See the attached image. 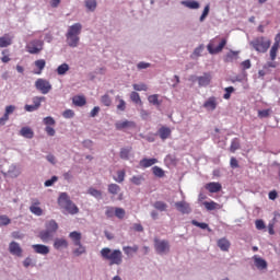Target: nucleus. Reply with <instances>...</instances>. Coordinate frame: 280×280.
Listing matches in <instances>:
<instances>
[{"mask_svg":"<svg viewBox=\"0 0 280 280\" xmlns=\"http://www.w3.org/2000/svg\"><path fill=\"white\" fill-rule=\"evenodd\" d=\"M46 65H47V61H45V59L35 60V62H34L35 69L33 70V73L35 75H40V73H43Z\"/></svg>","mask_w":280,"mask_h":280,"instance_id":"obj_12","label":"nucleus"},{"mask_svg":"<svg viewBox=\"0 0 280 280\" xmlns=\"http://www.w3.org/2000/svg\"><path fill=\"white\" fill-rule=\"evenodd\" d=\"M45 228H46V231L56 233V231H58V223L56 222V220H50L46 222Z\"/></svg>","mask_w":280,"mask_h":280,"instance_id":"obj_31","label":"nucleus"},{"mask_svg":"<svg viewBox=\"0 0 280 280\" xmlns=\"http://www.w3.org/2000/svg\"><path fill=\"white\" fill-rule=\"evenodd\" d=\"M133 90L135 91H148V85H145V83H140V84L135 83Z\"/></svg>","mask_w":280,"mask_h":280,"instance_id":"obj_57","label":"nucleus"},{"mask_svg":"<svg viewBox=\"0 0 280 280\" xmlns=\"http://www.w3.org/2000/svg\"><path fill=\"white\" fill-rule=\"evenodd\" d=\"M117 110H120V113H124V110H126V101H124V98H120L118 101Z\"/></svg>","mask_w":280,"mask_h":280,"instance_id":"obj_59","label":"nucleus"},{"mask_svg":"<svg viewBox=\"0 0 280 280\" xmlns=\"http://www.w3.org/2000/svg\"><path fill=\"white\" fill-rule=\"evenodd\" d=\"M255 224L258 231H264V229H266V223H264V220L261 219L256 220Z\"/></svg>","mask_w":280,"mask_h":280,"instance_id":"obj_55","label":"nucleus"},{"mask_svg":"<svg viewBox=\"0 0 280 280\" xmlns=\"http://www.w3.org/2000/svg\"><path fill=\"white\" fill-rule=\"evenodd\" d=\"M203 108L206 110H215L218 108V97L215 96H210L205 103H203Z\"/></svg>","mask_w":280,"mask_h":280,"instance_id":"obj_11","label":"nucleus"},{"mask_svg":"<svg viewBox=\"0 0 280 280\" xmlns=\"http://www.w3.org/2000/svg\"><path fill=\"white\" fill-rule=\"evenodd\" d=\"M175 208L184 215L191 213V206L185 200L175 202Z\"/></svg>","mask_w":280,"mask_h":280,"instance_id":"obj_9","label":"nucleus"},{"mask_svg":"<svg viewBox=\"0 0 280 280\" xmlns=\"http://www.w3.org/2000/svg\"><path fill=\"white\" fill-rule=\"evenodd\" d=\"M21 137H24V139H34V130L30 127H23L20 130Z\"/></svg>","mask_w":280,"mask_h":280,"instance_id":"obj_24","label":"nucleus"},{"mask_svg":"<svg viewBox=\"0 0 280 280\" xmlns=\"http://www.w3.org/2000/svg\"><path fill=\"white\" fill-rule=\"evenodd\" d=\"M159 135L162 141H165V139H170V137L172 136V129H170L168 127H162L159 129Z\"/></svg>","mask_w":280,"mask_h":280,"instance_id":"obj_25","label":"nucleus"},{"mask_svg":"<svg viewBox=\"0 0 280 280\" xmlns=\"http://www.w3.org/2000/svg\"><path fill=\"white\" fill-rule=\"evenodd\" d=\"M198 84L199 86H209L211 84V73H203V75L198 77Z\"/></svg>","mask_w":280,"mask_h":280,"instance_id":"obj_17","label":"nucleus"},{"mask_svg":"<svg viewBox=\"0 0 280 280\" xmlns=\"http://www.w3.org/2000/svg\"><path fill=\"white\" fill-rule=\"evenodd\" d=\"M62 117H65V119H73V117H75V112H73V109H66L62 113Z\"/></svg>","mask_w":280,"mask_h":280,"instance_id":"obj_48","label":"nucleus"},{"mask_svg":"<svg viewBox=\"0 0 280 280\" xmlns=\"http://www.w3.org/2000/svg\"><path fill=\"white\" fill-rule=\"evenodd\" d=\"M150 104L153 106H161V102H159V94H153L148 97Z\"/></svg>","mask_w":280,"mask_h":280,"instance_id":"obj_42","label":"nucleus"},{"mask_svg":"<svg viewBox=\"0 0 280 280\" xmlns=\"http://www.w3.org/2000/svg\"><path fill=\"white\" fill-rule=\"evenodd\" d=\"M69 242L66 238H56L54 242V248L60 250V248H68Z\"/></svg>","mask_w":280,"mask_h":280,"instance_id":"obj_21","label":"nucleus"},{"mask_svg":"<svg viewBox=\"0 0 280 280\" xmlns=\"http://www.w3.org/2000/svg\"><path fill=\"white\" fill-rule=\"evenodd\" d=\"M250 45L253 49H255V51H258V54H266V51L270 49V45H272V42L264 36H260L252 40Z\"/></svg>","mask_w":280,"mask_h":280,"instance_id":"obj_4","label":"nucleus"},{"mask_svg":"<svg viewBox=\"0 0 280 280\" xmlns=\"http://www.w3.org/2000/svg\"><path fill=\"white\" fill-rule=\"evenodd\" d=\"M126 178V171L121 170L117 172V177L114 178V180H116V183H124Z\"/></svg>","mask_w":280,"mask_h":280,"instance_id":"obj_45","label":"nucleus"},{"mask_svg":"<svg viewBox=\"0 0 280 280\" xmlns=\"http://www.w3.org/2000/svg\"><path fill=\"white\" fill-rule=\"evenodd\" d=\"M236 150H240V139L234 138L231 141L230 152L235 153Z\"/></svg>","mask_w":280,"mask_h":280,"instance_id":"obj_40","label":"nucleus"},{"mask_svg":"<svg viewBox=\"0 0 280 280\" xmlns=\"http://www.w3.org/2000/svg\"><path fill=\"white\" fill-rule=\"evenodd\" d=\"M159 163V160L156 159H142L140 161V167H152V165H156Z\"/></svg>","mask_w":280,"mask_h":280,"instance_id":"obj_27","label":"nucleus"},{"mask_svg":"<svg viewBox=\"0 0 280 280\" xmlns=\"http://www.w3.org/2000/svg\"><path fill=\"white\" fill-rule=\"evenodd\" d=\"M115 217L118 220H124L126 218V210L124 208H115Z\"/></svg>","mask_w":280,"mask_h":280,"instance_id":"obj_43","label":"nucleus"},{"mask_svg":"<svg viewBox=\"0 0 280 280\" xmlns=\"http://www.w3.org/2000/svg\"><path fill=\"white\" fill-rule=\"evenodd\" d=\"M154 248L158 255H167L170 253V241L154 238Z\"/></svg>","mask_w":280,"mask_h":280,"instance_id":"obj_6","label":"nucleus"},{"mask_svg":"<svg viewBox=\"0 0 280 280\" xmlns=\"http://www.w3.org/2000/svg\"><path fill=\"white\" fill-rule=\"evenodd\" d=\"M130 100H131V102H133L135 104H141V96H140L139 93H137V92H131V94H130Z\"/></svg>","mask_w":280,"mask_h":280,"instance_id":"obj_47","label":"nucleus"},{"mask_svg":"<svg viewBox=\"0 0 280 280\" xmlns=\"http://www.w3.org/2000/svg\"><path fill=\"white\" fill-rule=\"evenodd\" d=\"M35 88L40 91L43 95H47L51 91V83L45 79H37L35 82Z\"/></svg>","mask_w":280,"mask_h":280,"instance_id":"obj_7","label":"nucleus"},{"mask_svg":"<svg viewBox=\"0 0 280 280\" xmlns=\"http://www.w3.org/2000/svg\"><path fill=\"white\" fill-rule=\"evenodd\" d=\"M224 91H225V94L223 95V98L231 100V93L235 92V88L229 86V88H225Z\"/></svg>","mask_w":280,"mask_h":280,"instance_id":"obj_52","label":"nucleus"},{"mask_svg":"<svg viewBox=\"0 0 280 280\" xmlns=\"http://www.w3.org/2000/svg\"><path fill=\"white\" fill-rule=\"evenodd\" d=\"M9 51H10L9 49L2 50L1 61L4 63L10 62V60H11Z\"/></svg>","mask_w":280,"mask_h":280,"instance_id":"obj_54","label":"nucleus"},{"mask_svg":"<svg viewBox=\"0 0 280 280\" xmlns=\"http://www.w3.org/2000/svg\"><path fill=\"white\" fill-rule=\"evenodd\" d=\"M153 207L158 211H167V203H165V201H155Z\"/></svg>","mask_w":280,"mask_h":280,"instance_id":"obj_36","label":"nucleus"},{"mask_svg":"<svg viewBox=\"0 0 280 280\" xmlns=\"http://www.w3.org/2000/svg\"><path fill=\"white\" fill-rule=\"evenodd\" d=\"M203 207L207 211H215V209H222V206L215 201H205Z\"/></svg>","mask_w":280,"mask_h":280,"instance_id":"obj_28","label":"nucleus"},{"mask_svg":"<svg viewBox=\"0 0 280 280\" xmlns=\"http://www.w3.org/2000/svg\"><path fill=\"white\" fill-rule=\"evenodd\" d=\"M58 205L62 207V209H66L68 213L71 215H75V213H79L80 209L75 203H73L71 200H69V195L67 192H61L58 198Z\"/></svg>","mask_w":280,"mask_h":280,"instance_id":"obj_2","label":"nucleus"},{"mask_svg":"<svg viewBox=\"0 0 280 280\" xmlns=\"http://www.w3.org/2000/svg\"><path fill=\"white\" fill-rule=\"evenodd\" d=\"M72 104H74V106H80V107L85 106L86 105V97H84L82 95L73 96Z\"/></svg>","mask_w":280,"mask_h":280,"instance_id":"obj_29","label":"nucleus"},{"mask_svg":"<svg viewBox=\"0 0 280 280\" xmlns=\"http://www.w3.org/2000/svg\"><path fill=\"white\" fill-rule=\"evenodd\" d=\"M101 102L104 106H110L113 104V101L108 94L103 95Z\"/></svg>","mask_w":280,"mask_h":280,"instance_id":"obj_50","label":"nucleus"},{"mask_svg":"<svg viewBox=\"0 0 280 280\" xmlns=\"http://www.w3.org/2000/svg\"><path fill=\"white\" fill-rule=\"evenodd\" d=\"M39 206L40 201L38 199H33L32 205L30 207L31 213H34V215H43V210Z\"/></svg>","mask_w":280,"mask_h":280,"instance_id":"obj_14","label":"nucleus"},{"mask_svg":"<svg viewBox=\"0 0 280 280\" xmlns=\"http://www.w3.org/2000/svg\"><path fill=\"white\" fill-rule=\"evenodd\" d=\"M67 34H70L71 36L80 37V34H82V24L74 23L71 26H69Z\"/></svg>","mask_w":280,"mask_h":280,"instance_id":"obj_15","label":"nucleus"},{"mask_svg":"<svg viewBox=\"0 0 280 280\" xmlns=\"http://www.w3.org/2000/svg\"><path fill=\"white\" fill-rule=\"evenodd\" d=\"M85 8L90 10V12H95L97 8V1L96 0H85Z\"/></svg>","mask_w":280,"mask_h":280,"instance_id":"obj_37","label":"nucleus"},{"mask_svg":"<svg viewBox=\"0 0 280 280\" xmlns=\"http://www.w3.org/2000/svg\"><path fill=\"white\" fill-rule=\"evenodd\" d=\"M217 245L221 250H223V253H229V248H231V242L226 237L220 238L217 242Z\"/></svg>","mask_w":280,"mask_h":280,"instance_id":"obj_20","label":"nucleus"},{"mask_svg":"<svg viewBox=\"0 0 280 280\" xmlns=\"http://www.w3.org/2000/svg\"><path fill=\"white\" fill-rule=\"evenodd\" d=\"M121 191V187L117 184H109L108 185V192L112 194V196H117Z\"/></svg>","mask_w":280,"mask_h":280,"instance_id":"obj_34","label":"nucleus"},{"mask_svg":"<svg viewBox=\"0 0 280 280\" xmlns=\"http://www.w3.org/2000/svg\"><path fill=\"white\" fill-rule=\"evenodd\" d=\"M21 172H19V170H16V167L10 168L7 173H3L4 177L8 178H18V176H20Z\"/></svg>","mask_w":280,"mask_h":280,"instance_id":"obj_33","label":"nucleus"},{"mask_svg":"<svg viewBox=\"0 0 280 280\" xmlns=\"http://www.w3.org/2000/svg\"><path fill=\"white\" fill-rule=\"evenodd\" d=\"M240 55V51H230L224 57V62H233V60H237V56Z\"/></svg>","mask_w":280,"mask_h":280,"instance_id":"obj_32","label":"nucleus"},{"mask_svg":"<svg viewBox=\"0 0 280 280\" xmlns=\"http://www.w3.org/2000/svg\"><path fill=\"white\" fill-rule=\"evenodd\" d=\"M39 238L42 242H49L50 240H54V232L49 230H43L39 232Z\"/></svg>","mask_w":280,"mask_h":280,"instance_id":"obj_23","label":"nucleus"},{"mask_svg":"<svg viewBox=\"0 0 280 280\" xmlns=\"http://www.w3.org/2000/svg\"><path fill=\"white\" fill-rule=\"evenodd\" d=\"M130 152H132V148H122L120 150V159L128 161L130 159Z\"/></svg>","mask_w":280,"mask_h":280,"instance_id":"obj_35","label":"nucleus"},{"mask_svg":"<svg viewBox=\"0 0 280 280\" xmlns=\"http://www.w3.org/2000/svg\"><path fill=\"white\" fill-rule=\"evenodd\" d=\"M106 218H115V208L114 207H107L105 211Z\"/></svg>","mask_w":280,"mask_h":280,"instance_id":"obj_56","label":"nucleus"},{"mask_svg":"<svg viewBox=\"0 0 280 280\" xmlns=\"http://www.w3.org/2000/svg\"><path fill=\"white\" fill-rule=\"evenodd\" d=\"M278 52H279V46H271L269 51L270 60H277Z\"/></svg>","mask_w":280,"mask_h":280,"instance_id":"obj_46","label":"nucleus"},{"mask_svg":"<svg viewBox=\"0 0 280 280\" xmlns=\"http://www.w3.org/2000/svg\"><path fill=\"white\" fill-rule=\"evenodd\" d=\"M44 124L45 126H56V120L51 116H48L44 118Z\"/></svg>","mask_w":280,"mask_h":280,"instance_id":"obj_58","label":"nucleus"},{"mask_svg":"<svg viewBox=\"0 0 280 280\" xmlns=\"http://www.w3.org/2000/svg\"><path fill=\"white\" fill-rule=\"evenodd\" d=\"M70 240L73 242L74 246H78V248L73 249V255L75 257H80V255H84L86 253V247L82 244V233L78 231H73L69 234Z\"/></svg>","mask_w":280,"mask_h":280,"instance_id":"obj_3","label":"nucleus"},{"mask_svg":"<svg viewBox=\"0 0 280 280\" xmlns=\"http://www.w3.org/2000/svg\"><path fill=\"white\" fill-rule=\"evenodd\" d=\"M258 117H260V119H264L266 117H270V109H262L258 112Z\"/></svg>","mask_w":280,"mask_h":280,"instance_id":"obj_62","label":"nucleus"},{"mask_svg":"<svg viewBox=\"0 0 280 280\" xmlns=\"http://www.w3.org/2000/svg\"><path fill=\"white\" fill-rule=\"evenodd\" d=\"M45 102V96H35L33 98V106H35L36 108H40V103Z\"/></svg>","mask_w":280,"mask_h":280,"instance_id":"obj_51","label":"nucleus"},{"mask_svg":"<svg viewBox=\"0 0 280 280\" xmlns=\"http://www.w3.org/2000/svg\"><path fill=\"white\" fill-rule=\"evenodd\" d=\"M45 42L40 39H33L26 45V51L32 55H38L43 51Z\"/></svg>","mask_w":280,"mask_h":280,"instance_id":"obj_5","label":"nucleus"},{"mask_svg":"<svg viewBox=\"0 0 280 280\" xmlns=\"http://www.w3.org/2000/svg\"><path fill=\"white\" fill-rule=\"evenodd\" d=\"M88 192L90 196H93V198H102V192L93 187L89 188Z\"/></svg>","mask_w":280,"mask_h":280,"instance_id":"obj_49","label":"nucleus"},{"mask_svg":"<svg viewBox=\"0 0 280 280\" xmlns=\"http://www.w3.org/2000/svg\"><path fill=\"white\" fill-rule=\"evenodd\" d=\"M69 71V66L67 63H62L57 68L58 75H65Z\"/></svg>","mask_w":280,"mask_h":280,"instance_id":"obj_44","label":"nucleus"},{"mask_svg":"<svg viewBox=\"0 0 280 280\" xmlns=\"http://www.w3.org/2000/svg\"><path fill=\"white\" fill-rule=\"evenodd\" d=\"M116 130H126V128H137V122L132 120L117 121L115 124Z\"/></svg>","mask_w":280,"mask_h":280,"instance_id":"obj_10","label":"nucleus"},{"mask_svg":"<svg viewBox=\"0 0 280 280\" xmlns=\"http://www.w3.org/2000/svg\"><path fill=\"white\" fill-rule=\"evenodd\" d=\"M152 173L154 174V176H156L158 178H163V176H165V171H163V168L159 167V166H153L152 167Z\"/></svg>","mask_w":280,"mask_h":280,"instance_id":"obj_39","label":"nucleus"},{"mask_svg":"<svg viewBox=\"0 0 280 280\" xmlns=\"http://www.w3.org/2000/svg\"><path fill=\"white\" fill-rule=\"evenodd\" d=\"M11 223H12V220L8 215L5 214L0 215V226H8Z\"/></svg>","mask_w":280,"mask_h":280,"instance_id":"obj_41","label":"nucleus"},{"mask_svg":"<svg viewBox=\"0 0 280 280\" xmlns=\"http://www.w3.org/2000/svg\"><path fill=\"white\" fill-rule=\"evenodd\" d=\"M218 40V38L212 39L208 46L207 49L209 51V54H220V51H222L224 49V47H226V38H223L220 44L218 45V47H213V42Z\"/></svg>","mask_w":280,"mask_h":280,"instance_id":"obj_8","label":"nucleus"},{"mask_svg":"<svg viewBox=\"0 0 280 280\" xmlns=\"http://www.w3.org/2000/svg\"><path fill=\"white\" fill-rule=\"evenodd\" d=\"M191 224H194V226H198L199 229H202V230L209 229V224H207V223H200V222H198V221H196V220H192V221H191Z\"/></svg>","mask_w":280,"mask_h":280,"instance_id":"obj_61","label":"nucleus"},{"mask_svg":"<svg viewBox=\"0 0 280 280\" xmlns=\"http://www.w3.org/2000/svg\"><path fill=\"white\" fill-rule=\"evenodd\" d=\"M122 250H124L125 255L130 256V255H132V253H137L139 250V246H137V245H133L132 247L125 246V247H122Z\"/></svg>","mask_w":280,"mask_h":280,"instance_id":"obj_38","label":"nucleus"},{"mask_svg":"<svg viewBox=\"0 0 280 280\" xmlns=\"http://www.w3.org/2000/svg\"><path fill=\"white\" fill-rule=\"evenodd\" d=\"M9 252L11 255H15L16 257H21L23 255V249L21 248V245L16 242H11L9 245Z\"/></svg>","mask_w":280,"mask_h":280,"instance_id":"obj_13","label":"nucleus"},{"mask_svg":"<svg viewBox=\"0 0 280 280\" xmlns=\"http://www.w3.org/2000/svg\"><path fill=\"white\" fill-rule=\"evenodd\" d=\"M101 256L109 261V266H121L124 264V254L119 249L102 248Z\"/></svg>","mask_w":280,"mask_h":280,"instance_id":"obj_1","label":"nucleus"},{"mask_svg":"<svg viewBox=\"0 0 280 280\" xmlns=\"http://www.w3.org/2000/svg\"><path fill=\"white\" fill-rule=\"evenodd\" d=\"M254 264L258 270H266V268H268V262L264 258L257 256L254 257Z\"/></svg>","mask_w":280,"mask_h":280,"instance_id":"obj_22","label":"nucleus"},{"mask_svg":"<svg viewBox=\"0 0 280 280\" xmlns=\"http://www.w3.org/2000/svg\"><path fill=\"white\" fill-rule=\"evenodd\" d=\"M58 180V176H52L50 179L45 182V187H51L54 185V183H57Z\"/></svg>","mask_w":280,"mask_h":280,"instance_id":"obj_64","label":"nucleus"},{"mask_svg":"<svg viewBox=\"0 0 280 280\" xmlns=\"http://www.w3.org/2000/svg\"><path fill=\"white\" fill-rule=\"evenodd\" d=\"M14 110H16V107L14 105H9L5 107L4 115H7V117H10V115H12V113H14Z\"/></svg>","mask_w":280,"mask_h":280,"instance_id":"obj_63","label":"nucleus"},{"mask_svg":"<svg viewBox=\"0 0 280 280\" xmlns=\"http://www.w3.org/2000/svg\"><path fill=\"white\" fill-rule=\"evenodd\" d=\"M130 180L133 185H141L143 183V176H133Z\"/></svg>","mask_w":280,"mask_h":280,"instance_id":"obj_60","label":"nucleus"},{"mask_svg":"<svg viewBox=\"0 0 280 280\" xmlns=\"http://www.w3.org/2000/svg\"><path fill=\"white\" fill-rule=\"evenodd\" d=\"M209 10H211V7L209 4H207L203 9L201 16L199 18L200 23H202V21H205V19H207V16H209Z\"/></svg>","mask_w":280,"mask_h":280,"instance_id":"obj_53","label":"nucleus"},{"mask_svg":"<svg viewBox=\"0 0 280 280\" xmlns=\"http://www.w3.org/2000/svg\"><path fill=\"white\" fill-rule=\"evenodd\" d=\"M206 189L209 190L210 194H218L222 191V184L218 182H210L206 184Z\"/></svg>","mask_w":280,"mask_h":280,"instance_id":"obj_16","label":"nucleus"},{"mask_svg":"<svg viewBox=\"0 0 280 280\" xmlns=\"http://www.w3.org/2000/svg\"><path fill=\"white\" fill-rule=\"evenodd\" d=\"M66 40L69 47H78V45H80V37H77L75 35H71L69 33L66 34Z\"/></svg>","mask_w":280,"mask_h":280,"instance_id":"obj_19","label":"nucleus"},{"mask_svg":"<svg viewBox=\"0 0 280 280\" xmlns=\"http://www.w3.org/2000/svg\"><path fill=\"white\" fill-rule=\"evenodd\" d=\"M12 45V37L5 34L4 36L0 37V48L10 47Z\"/></svg>","mask_w":280,"mask_h":280,"instance_id":"obj_30","label":"nucleus"},{"mask_svg":"<svg viewBox=\"0 0 280 280\" xmlns=\"http://www.w3.org/2000/svg\"><path fill=\"white\" fill-rule=\"evenodd\" d=\"M182 5H185V8H188L189 10H198L200 8V3L195 0L183 1Z\"/></svg>","mask_w":280,"mask_h":280,"instance_id":"obj_26","label":"nucleus"},{"mask_svg":"<svg viewBox=\"0 0 280 280\" xmlns=\"http://www.w3.org/2000/svg\"><path fill=\"white\" fill-rule=\"evenodd\" d=\"M37 255H49V247L43 244H35L32 246Z\"/></svg>","mask_w":280,"mask_h":280,"instance_id":"obj_18","label":"nucleus"}]
</instances>
